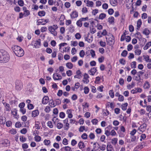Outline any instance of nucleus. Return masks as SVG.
Instances as JSON below:
<instances>
[{
	"instance_id": "bf43d9fd",
	"label": "nucleus",
	"mask_w": 151,
	"mask_h": 151,
	"mask_svg": "<svg viewBox=\"0 0 151 151\" xmlns=\"http://www.w3.org/2000/svg\"><path fill=\"white\" fill-rule=\"evenodd\" d=\"M59 116L61 118H63L65 117V114L63 112H61L60 113Z\"/></svg>"
},
{
	"instance_id": "a878e982",
	"label": "nucleus",
	"mask_w": 151,
	"mask_h": 151,
	"mask_svg": "<svg viewBox=\"0 0 151 151\" xmlns=\"http://www.w3.org/2000/svg\"><path fill=\"white\" fill-rule=\"evenodd\" d=\"M151 42H147L145 45L143 49L144 50H147L148 49L149 47L151 46Z\"/></svg>"
},
{
	"instance_id": "9b49d317",
	"label": "nucleus",
	"mask_w": 151,
	"mask_h": 151,
	"mask_svg": "<svg viewBox=\"0 0 151 151\" xmlns=\"http://www.w3.org/2000/svg\"><path fill=\"white\" fill-rule=\"evenodd\" d=\"M39 114V112L38 110H35L33 111L32 113V116L35 117L37 116Z\"/></svg>"
},
{
	"instance_id": "58836bf2",
	"label": "nucleus",
	"mask_w": 151,
	"mask_h": 151,
	"mask_svg": "<svg viewBox=\"0 0 151 151\" xmlns=\"http://www.w3.org/2000/svg\"><path fill=\"white\" fill-rule=\"evenodd\" d=\"M35 139L36 142H39L41 140V138L40 136L36 135L35 137Z\"/></svg>"
},
{
	"instance_id": "864d4df0",
	"label": "nucleus",
	"mask_w": 151,
	"mask_h": 151,
	"mask_svg": "<svg viewBox=\"0 0 151 151\" xmlns=\"http://www.w3.org/2000/svg\"><path fill=\"white\" fill-rule=\"evenodd\" d=\"M131 68H135L136 67V62L135 61H133L131 63Z\"/></svg>"
},
{
	"instance_id": "aec40b11",
	"label": "nucleus",
	"mask_w": 151,
	"mask_h": 151,
	"mask_svg": "<svg viewBox=\"0 0 151 151\" xmlns=\"http://www.w3.org/2000/svg\"><path fill=\"white\" fill-rule=\"evenodd\" d=\"M81 20V18H80L79 20L77 21L76 24L78 26L81 27L82 26L83 23L82 22L83 21Z\"/></svg>"
},
{
	"instance_id": "e433bc0d",
	"label": "nucleus",
	"mask_w": 151,
	"mask_h": 151,
	"mask_svg": "<svg viewBox=\"0 0 151 151\" xmlns=\"http://www.w3.org/2000/svg\"><path fill=\"white\" fill-rule=\"evenodd\" d=\"M85 55V52L83 50H81L79 53L80 56L81 58H83Z\"/></svg>"
},
{
	"instance_id": "f3484780",
	"label": "nucleus",
	"mask_w": 151,
	"mask_h": 151,
	"mask_svg": "<svg viewBox=\"0 0 151 151\" xmlns=\"http://www.w3.org/2000/svg\"><path fill=\"white\" fill-rule=\"evenodd\" d=\"M143 34L146 35H148L150 33V31L147 28H145L143 32Z\"/></svg>"
},
{
	"instance_id": "f8f14e48",
	"label": "nucleus",
	"mask_w": 151,
	"mask_h": 151,
	"mask_svg": "<svg viewBox=\"0 0 151 151\" xmlns=\"http://www.w3.org/2000/svg\"><path fill=\"white\" fill-rule=\"evenodd\" d=\"M143 57L145 61L147 62L151 63V59L150 58L149 56L147 55H143Z\"/></svg>"
},
{
	"instance_id": "f03ea898",
	"label": "nucleus",
	"mask_w": 151,
	"mask_h": 151,
	"mask_svg": "<svg viewBox=\"0 0 151 151\" xmlns=\"http://www.w3.org/2000/svg\"><path fill=\"white\" fill-rule=\"evenodd\" d=\"M12 49L15 55L19 57H22L24 54L23 50L19 46L14 45L12 47Z\"/></svg>"
},
{
	"instance_id": "49530a36",
	"label": "nucleus",
	"mask_w": 151,
	"mask_h": 151,
	"mask_svg": "<svg viewBox=\"0 0 151 151\" xmlns=\"http://www.w3.org/2000/svg\"><path fill=\"white\" fill-rule=\"evenodd\" d=\"M75 36L76 38L78 40L80 39L81 37V36L80 34L79 33H77L75 34Z\"/></svg>"
},
{
	"instance_id": "4468645a",
	"label": "nucleus",
	"mask_w": 151,
	"mask_h": 151,
	"mask_svg": "<svg viewBox=\"0 0 151 151\" xmlns=\"http://www.w3.org/2000/svg\"><path fill=\"white\" fill-rule=\"evenodd\" d=\"M6 121V119L4 117L0 116V124H4Z\"/></svg>"
},
{
	"instance_id": "39448f33",
	"label": "nucleus",
	"mask_w": 151,
	"mask_h": 151,
	"mask_svg": "<svg viewBox=\"0 0 151 151\" xmlns=\"http://www.w3.org/2000/svg\"><path fill=\"white\" fill-rule=\"evenodd\" d=\"M48 19H39L37 21V25H39L40 24L45 25L46 23L48 22Z\"/></svg>"
},
{
	"instance_id": "f257e3e1",
	"label": "nucleus",
	"mask_w": 151,
	"mask_h": 151,
	"mask_svg": "<svg viewBox=\"0 0 151 151\" xmlns=\"http://www.w3.org/2000/svg\"><path fill=\"white\" fill-rule=\"evenodd\" d=\"M10 59L9 55L7 52L4 50H0V63H6Z\"/></svg>"
},
{
	"instance_id": "473e14b6",
	"label": "nucleus",
	"mask_w": 151,
	"mask_h": 151,
	"mask_svg": "<svg viewBox=\"0 0 151 151\" xmlns=\"http://www.w3.org/2000/svg\"><path fill=\"white\" fill-rule=\"evenodd\" d=\"M86 6H90L92 7L93 6V3L92 1H88V2L87 3Z\"/></svg>"
},
{
	"instance_id": "c85d7f7f",
	"label": "nucleus",
	"mask_w": 151,
	"mask_h": 151,
	"mask_svg": "<svg viewBox=\"0 0 151 151\" xmlns=\"http://www.w3.org/2000/svg\"><path fill=\"white\" fill-rule=\"evenodd\" d=\"M108 22L110 24H112L114 22V19L113 17H110L108 18Z\"/></svg>"
},
{
	"instance_id": "393cba45",
	"label": "nucleus",
	"mask_w": 151,
	"mask_h": 151,
	"mask_svg": "<svg viewBox=\"0 0 151 151\" xmlns=\"http://www.w3.org/2000/svg\"><path fill=\"white\" fill-rule=\"evenodd\" d=\"M45 14V12L44 11H39L38 13V15L40 16H44Z\"/></svg>"
},
{
	"instance_id": "e2e57ef3",
	"label": "nucleus",
	"mask_w": 151,
	"mask_h": 151,
	"mask_svg": "<svg viewBox=\"0 0 151 151\" xmlns=\"http://www.w3.org/2000/svg\"><path fill=\"white\" fill-rule=\"evenodd\" d=\"M119 63L123 65H124L125 63V60L122 58L120 59L119 61Z\"/></svg>"
},
{
	"instance_id": "a211bd4d",
	"label": "nucleus",
	"mask_w": 151,
	"mask_h": 151,
	"mask_svg": "<svg viewBox=\"0 0 151 151\" xmlns=\"http://www.w3.org/2000/svg\"><path fill=\"white\" fill-rule=\"evenodd\" d=\"M78 146L80 149L83 148L85 147V145L83 142H80L78 143Z\"/></svg>"
},
{
	"instance_id": "680f3d73",
	"label": "nucleus",
	"mask_w": 151,
	"mask_h": 151,
	"mask_svg": "<svg viewBox=\"0 0 151 151\" xmlns=\"http://www.w3.org/2000/svg\"><path fill=\"white\" fill-rule=\"evenodd\" d=\"M130 138L131 139V142H134L135 141L136 139V136H131Z\"/></svg>"
},
{
	"instance_id": "72a5a7b5",
	"label": "nucleus",
	"mask_w": 151,
	"mask_h": 151,
	"mask_svg": "<svg viewBox=\"0 0 151 151\" xmlns=\"http://www.w3.org/2000/svg\"><path fill=\"white\" fill-rule=\"evenodd\" d=\"M145 143L144 142H142L141 144L137 145V148L140 149L144 147V146H145Z\"/></svg>"
},
{
	"instance_id": "c03bdc74",
	"label": "nucleus",
	"mask_w": 151,
	"mask_h": 151,
	"mask_svg": "<svg viewBox=\"0 0 151 151\" xmlns=\"http://www.w3.org/2000/svg\"><path fill=\"white\" fill-rule=\"evenodd\" d=\"M18 4L20 6H22L24 5V2L22 0H19L18 1Z\"/></svg>"
},
{
	"instance_id": "0e129e2a",
	"label": "nucleus",
	"mask_w": 151,
	"mask_h": 151,
	"mask_svg": "<svg viewBox=\"0 0 151 151\" xmlns=\"http://www.w3.org/2000/svg\"><path fill=\"white\" fill-rule=\"evenodd\" d=\"M100 45L101 47H105L106 45V43L105 42H104L102 41H101L99 42Z\"/></svg>"
},
{
	"instance_id": "a18cd8bd",
	"label": "nucleus",
	"mask_w": 151,
	"mask_h": 151,
	"mask_svg": "<svg viewBox=\"0 0 151 151\" xmlns=\"http://www.w3.org/2000/svg\"><path fill=\"white\" fill-rule=\"evenodd\" d=\"M22 124L19 122H17L15 124V127L16 128H19L21 127Z\"/></svg>"
},
{
	"instance_id": "1a4fd4ad",
	"label": "nucleus",
	"mask_w": 151,
	"mask_h": 151,
	"mask_svg": "<svg viewBox=\"0 0 151 151\" xmlns=\"http://www.w3.org/2000/svg\"><path fill=\"white\" fill-rule=\"evenodd\" d=\"M71 17L72 19H74L77 18L78 16V12L76 11H73L70 14Z\"/></svg>"
},
{
	"instance_id": "4d7b16f0",
	"label": "nucleus",
	"mask_w": 151,
	"mask_h": 151,
	"mask_svg": "<svg viewBox=\"0 0 151 151\" xmlns=\"http://www.w3.org/2000/svg\"><path fill=\"white\" fill-rule=\"evenodd\" d=\"M104 59V57L103 56H102L98 58V61L99 63H101L103 62Z\"/></svg>"
},
{
	"instance_id": "6ab92c4d",
	"label": "nucleus",
	"mask_w": 151,
	"mask_h": 151,
	"mask_svg": "<svg viewBox=\"0 0 151 151\" xmlns=\"http://www.w3.org/2000/svg\"><path fill=\"white\" fill-rule=\"evenodd\" d=\"M35 127L37 129H40V123L38 121H35Z\"/></svg>"
},
{
	"instance_id": "423d86ee",
	"label": "nucleus",
	"mask_w": 151,
	"mask_h": 151,
	"mask_svg": "<svg viewBox=\"0 0 151 151\" xmlns=\"http://www.w3.org/2000/svg\"><path fill=\"white\" fill-rule=\"evenodd\" d=\"M22 83L19 81H17L16 82V89L17 90H20L22 88Z\"/></svg>"
},
{
	"instance_id": "c756f323",
	"label": "nucleus",
	"mask_w": 151,
	"mask_h": 151,
	"mask_svg": "<svg viewBox=\"0 0 151 151\" xmlns=\"http://www.w3.org/2000/svg\"><path fill=\"white\" fill-rule=\"evenodd\" d=\"M142 21L141 19H139L137 22V29H138V28H139L142 24Z\"/></svg>"
},
{
	"instance_id": "412c9836",
	"label": "nucleus",
	"mask_w": 151,
	"mask_h": 151,
	"mask_svg": "<svg viewBox=\"0 0 151 151\" xmlns=\"http://www.w3.org/2000/svg\"><path fill=\"white\" fill-rule=\"evenodd\" d=\"M113 149V147L111 144H108L107 146V151H111Z\"/></svg>"
},
{
	"instance_id": "a19ab883",
	"label": "nucleus",
	"mask_w": 151,
	"mask_h": 151,
	"mask_svg": "<svg viewBox=\"0 0 151 151\" xmlns=\"http://www.w3.org/2000/svg\"><path fill=\"white\" fill-rule=\"evenodd\" d=\"M106 147V145L104 144H102L101 146H99V148L101 150L104 151L105 150Z\"/></svg>"
},
{
	"instance_id": "5fc2aeb1",
	"label": "nucleus",
	"mask_w": 151,
	"mask_h": 151,
	"mask_svg": "<svg viewBox=\"0 0 151 151\" xmlns=\"http://www.w3.org/2000/svg\"><path fill=\"white\" fill-rule=\"evenodd\" d=\"M87 136L88 135L86 133H84L81 135V137L84 139H87Z\"/></svg>"
},
{
	"instance_id": "4c0bfd02",
	"label": "nucleus",
	"mask_w": 151,
	"mask_h": 151,
	"mask_svg": "<svg viewBox=\"0 0 151 151\" xmlns=\"http://www.w3.org/2000/svg\"><path fill=\"white\" fill-rule=\"evenodd\" d=\"M128 52L126 50H124L121 53V55L124 57L126 56Z\"/></svg>"
},
{
	"instance_id": "ddd939ff",
	"label": "nucleus",
	"mask_w": 151,
	"mask_h": 151,
	"mask_svg": "<svg viewBox=\"0 0 151 151\" xmlns=\"http://www.w3.org/2000/svg\"><path fill=\"white\" fill-rule=\"evenodd\" d=\"M96 71V68H93L89 71V72L91 73L90 74V75L93 76L95 74Z\"/></svg>"
},
{
	"instance_id": "8fccbe9b",
	"label": "nucleus",
	"mask_w": 151,
	"mask_h": 151,
	"mask_svg": "<svg viewBox=\"0 0 151 151\" xmlns=\"http://www.w3.org/2000/svg\"><path fill=\"white\" fill-rule=\"evenodd\" d=\"M118 100L120 101H123L124 100V96L121 95H119L118 97Z\"/></svg>"
},
{
	"instance_id": "3c124183",
	"label": "nucleus",
	"mask_w": 151,
	"mask_h": 151,
	"mask_svg": "<svg viewBox=\"0 0 151 151\" xmlns=\"http://www.w3.org/2000/svg\"><path fill=\"white\" fill-rule=\"evenodd\" d=\"M63 124L61 123H58L57 124V127L59 129H61L63 127Z\"/></svg>"
},
{
	"instance_id": "c9c22d12",
	"label": "nucleus",
	"mask_w": 151,
	"mask_h": 151,
	"mask_svg": "<svg viewBox=\"0 0 151 151\" xmlns=\"http://www.w3.org/2000/svg\"><path fill=\"white\" fill-rule=\"evenodd\" d=\"M26 138L23 136H20V140L22 142H24L26 141Z\"/></svg>"
},
{
	"instance_id": "603ef678",
	"label": "nucleus",
	"mask_w": 151,
	"mask_h": 151,
	"mask_svg": "<svg viewBox=\"0 0 151 151\" xmlns=\"http://www.w3.org/2000/svg\"><path fill=\"white\" fill-rule=\"evenodd\" d=\"M89 91V89L88 87H85L84 88V93L85 94H87L88 93Z\"/></svg>"
},
{
	"instance_id": "ea45409f",
	"label": "nucleus",
	"mask_w": 151,
	"mask_h": 151,
	"mask_svg": "<svg viewBox=\"0 0 151 151\" xmlns=\"http://www.w3.org/2000/svg\"><path fill=\"white\" fill-rule=\"evenodd\" d=\"M6 110L7 111H9L11 109L9 104L6 103L5 105Z\"/></svg>"
},
{
	"instance_id": "37998d69",
	"label": "nucleus",
	"mask_w": 151,
	"mask_h": 151,
	"mask_svg": "<svg viewBox=\"0 0 151 151\" xmlns=\"http://www.w3.org/2000/svg\"><path fill=\"white\" fill-rule=\"evenodd\" d=\"M135 54L137 55H139L141 53V51L140 50H136L134 51Z\"/></svg>"
},
{
	"instance_id": "7c9ffc66",
	"label": "nucleus",
	"mask_w": 151,
	"mask_h": 151,
	"mask_svg": "<svg viewBox=\"0 0 151 151\" xmlns=\"http://www.w3.org/2000/svg\"><path fill=\"white\" fill-rule=\"evenodd\" d=\"M103 115L104 116H107L109 114V111L107 110H106L103 109Z\"/></svg>"
},
{
	"instance_id": "9d476101",
	"label": "nucleus",
	"mask_w": 151,
	"mask_h": 151,
	"mask_svg": "<svg viewBox=\"0 0 151 151\" xmlns=\"http://www.w3.org/2000/svg\"><path fill=\"white\" fill-rule=\"evenodd\" d=\"M49 98L48 96H45L43 98L42 101V103L44 104H47L48 102Z\"/></svg>"
},
{
	"instance_id": "6e6552de",
	"label": "nucleus",
	"mask_w": 151,
	"mask_h": 151,
	"mask_svg": "<svg viewBox=\"0 0 151 151\" xmlns=\"http://www.w3.org/2000/svg\"><path fill=\"white\" fill-rule=\"evenodd\" d=\"M76 75L74 76L75 78L80 79L82 77V74L80 70H78L76 72Z\"/></svg>"
},
{
	"instance_id": "6e6d98bb",
	"label": "nucleus",
	"mask_w": 151,
	"mask_h": 151,
	"mask_svg": "<svg viewBox=\"0 0 151 151\" xmlns=\"http://www.w3.org/2000/svg\"><path fill=\"white\" fill-rule=\"evenodd\" d=\"M44 143L45 145H47L50 143V141L49 140L45 139L44 141Z\"/></svg>"
},
{
	"instance_id": "13d9d810",
	"label": "nucleus",
	"mask_w": 151,
	"mask_h": 151,
	"mask_svg": "<svg viewBox=\"0 0 151 151\" xmlns=\"http://www.w3.org/2000/svg\"><path fill=\"white\" fill-rule=\"evenodd\" d=\"M117 140L118 139L117 138H114L112 140V143L114 145H115L117 142Z\"/></svg>"
},
{
	"instance_id": "5701e85b",
	"label": "nucleus",
	"mask_w": 151,
	"mask_h": 151,
	"mask_svg": "<svg viewBox=\"0 0 151 151\" xmlns=\"http://www.w3.org/2000/svg\"><path fill=\"white\" fill-rule=\"evenodd\" d=\"M66 66L69 69H71L73 67V65L70 62L67 63L66 64Z\"/></svg>"
},
{
	"instance_id": "774afa93",
	"label": "nucleus",
	"mask_w": 151,
	"mask_h": 151,
	"mask_svg": "<svg viewBox=\"0 0 151 151\" xmlns=\"http://www.w3.org/2000/svg\"><path fill=\"white\" fill-rule=\"evenodd\" d=\"M91 122L93 124L96 125L98 121L97 119H94L92 120Z\"/></svg>"
},
{
	"instance_id": "2f4dec72",
	"label": "nucleus",
	"mask_w": 151,
	"mask_h": 151,
	"mask_svg": "<svg viewBox=\"0 0 151 151\" xmlns=\"http://www.w3.org/2000/svg\"><path fill=\"white\" fill-rule=\"evenodd\" d=\"M9 132L12 134H15L17 133V131L16 129H12L9 130Z\"/></svg>"
},
{
	"instance_id": "de8ad7c7",
	"label": "nucleus",
	"mask_w": 151,
	"mask_h": 151,
	"mask_svg": "<svg viewBox=\"0 0 151 151\" xmlns=\"http://www.w3.org/2000/svg\"><path fill=\"white\" fill-rule=\"evenodd\" d=\"M109 94L111 98H113L114 96V93L112 90L109 91Z\"/></svg>"
},
{
	"instance_id": "09e8293b",
	"label": "nucleus",
	"mask_w": 151,
	"mask_h": 151,
	"mask_svg": "<svg viewBox=\"0 0 151 151\" xmlns=\"http://www.w3.org/2000/svg\"><path fill=\"white\" fill-rule=\"evenodd\" d=\"M108 14L110 15H112L114 12V10L112 9H109L108 11Z\"/></svg>"
},
{
	"instance_id": "79ce46f5",
	"label": "nucleus",
	"mask_w": 151,
	"mask_h": 151,
	"mask_svg": "<svg viewBox=\"0 0 151 151\" xmlns=\"http://www.w3.org/2000/svg\"><path fill=\"white\" fill-rule=\"evenodd\" d=\"M63 149H64L66 151H70L71 148L70 147L68 146H66L62 148L61 150H62Z\"/></svg>"
},
{
	"instance_id": "20e7f679",
	"label": "nucleus",
	"mask_w": 151,
	"mask_h": 151,
	"mask_svg": "<svg viewBox=\"0 0 151 151\" xmlns=\"http://www.w3.org/2000/svg\"><path fill=\"white\" fill-rule=\"evenodd\" d=\"M41 40L39 39L38 40L34 41L32 42V44L36 48H39L40 46Z\"/></svg>"
},
{
	"instance_id": "7ed1b4c3",
	"label": "nucleus",
	"mask_w": 151,
	"mask_h": 151,
	"mask_svg": "<svg viewBox=\"0 0 151 151\" xmlns=\"http://www.w3.org/2000/svg\"><path fill=\"white\" fill-rule=\"evenodd\" d=\"M58 28V27L57 25H53L52 26L49 27L48 29L51 33L54 36H56L57 35V32L56 30Z\"/></svg>"
},
{
	"instance_id": "4be33fe9",
	"label": "nucleus",
	"mask_w": 151,
	"mask_h": 151,
	"mask_svg": "<svg viewBox=\"0 0 151 151\" xmlns=\"http://www.w3.org/2000/svg\"><path fill=\"white\" fill-rule=\"evenodd\" d=\"M128 105L127 103H126L122 105V109L123 110H125Z\"/></svg>"
},
{
	"instance_id": "b1692460",
	"label": "nucleus",
	"mask_w": 151,
	"mask_h": 151,
	"mask_svg": "<svg viewBox=\"0 0 151 151\" xmlns=\"http://www.w3.org/2000/svg\"><path fill=\"white\" fill-rule=\"evenodd\" d=\"M106 15L105 14L102 13L100 14L99 19L102 20L106 17Z\"/></svg>"
},
{
	"instance_id": "69168bd1",
	"label": "nucleus",
	"mask_w": 151,
	"mask_h": 151,
	"mask_svg": "<svg viewBox=\"0 0 151 151\" xmlns=\"http://www.w3.org/2000/svg\"><path fill=\"white\" fill-rule=\"evenodd\" d=\"M90 53L92 57L94 58L95 56V52L94 50H91Z\"/></svg>"
},
{
	"instance_id": "338daca9",
	"label": "nucleus",
	"mask_w": 151,
	"mask_h": 151,
	"mask_svg": "<svg viewBox=\"0 0 151 151\" xmlns=\"http://www.w3.org/2000/svg\"><path fill=\"white\" fill-rule=\"evenodd\" d=\"M133 48V46L131 44H129L127 46V49L128 51H130L132 50Z\"/></svg>"
},
{
	"instance_id": "dca6fc26",
	"label": "nucleus",
	"mask_w": 151,
	"mask_h": 151,
	"mask_svg": "<svg viewBox=\"0 0 151 151\" xmlns=\"http://www.w3.org/2000/svg\"><path fill=\"white\" fill-rule=\"evenodd\" d=\"M117 0H110V4L113 6H115L117 5Z\"/></svg>"
},
{
	"instance_id": "f704fd0d",
	"label": "nucleus",
	"mask_w": 151,
	"mask_h": 151,
	"mask_svg": "<svg viewBox=\"0 0 151 151\" xmlns=\"http://www.w3.org/2000/svg\"><path fill=\"white\" fill-rule=\"evenodd\" d=\"M144 87L145 89H148L150 88V84L148 82H146L144 86Z\"/></svg>"
},
{
	"instance_id": "0eeeda50",
	"label": "nucleus",
	"mask_w": 151,
	"mask_h": 151,
	"mask_svg": "<svg viewBox=\"0 0 151 151\" xmlns=\"http://www.w3.org/2000/svg\"><path fill=\"white\" fill-rule=\"evenodd\" d=\"M89 78V76L86 73H85L83 76V78L82 81L84 83L87 84L89 82L88 79Z\"/></svg>"
},
{
	"instance_id": "2eb2a0df",
	"label": "nucleus",
	"mask_w": 151,
	"mask_h": 151,
	"mask_svg": "<svg viewBox=\"0 0 151 151\" xmlns=\"http://www.w3.org/2000/svg\"><path fill=\"white\" fill-rule=\"evenodd\" d=\"M133 0H127L126 2V6L128 7H129L128 5H129L130 6H132L133 4Z\"/></svg>"
},
{
	"instance_id": "052dcab7",
	"label": "nucleus",
	"mask_w": 151,
	"mask_h": 151,
	"mask_svg": "<svg viewBox=\"0 0 151 151\" xmlns=\"http://www.w3.org/2000/svg\"><path fill=\"white\" fill-rule=\"evenodd\" d=\"M55 102L56 105H58L61 104V101L59 99H56L55 100Z\"/></svg>"
},
{
	"instance_id": "bb28decb",
	"label": "nucleus",
	"mask_w": 151,
	"mask_h": 151,
	"mask_svg": "<svg viewBox=\"0 0 151 151\" xmlns=\"http://www.w3.org/2000/svg\"><path fill=\"white\" fill-rule=\"evenodd\" d=\"M49 104L51 107H54L55 105L53 100H50L49 101Z\"/></svg>"
},
{
	"instance_id": "cd10ccee",
	"label": "nucleus",
	"mask_w": 151,
	"mask_h": 151,
	"mask_svg": "<svg viewBox=\"0 0 151 151\" xmlns=\"http://www.w3.org/2000/svg\"><path fill=\"white\" fill-rule=\"evenodd\" d=\"M147 126V125L145 123H143L140 127V129L143 131H144L146 128Z\"/></svg>"
}]
</instances>
